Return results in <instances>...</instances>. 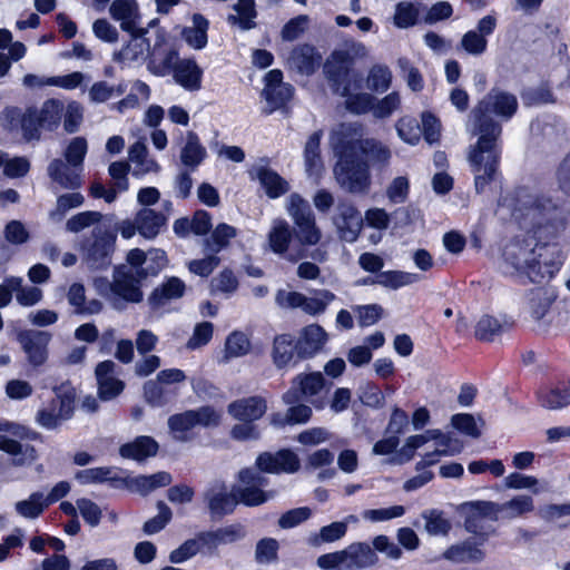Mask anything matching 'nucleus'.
<instances>
[{"mask_svg": "<svg viewBox=\"0 0 570 570\" xmlns=\"http://www.w3.org/2000/svg\"><path fill=\"white\" fill-rule=\"evenodd\" d=\"M109 11L115 20L120 21L124 31L132 32L138 27V7L135 0H115Z\"/></svg>", "mask_w": 570, "mask_h": 570, "instance_id": "c85d7f7f", "label": "nucleus"}, {"mask_svg": "<svg viewBox=\"0 0 570 570\" xmlns=\"http://www.w3.org/2000/svg\"><path fill=\"white\" fill-rule=\"evenodd\" d=\"M147 277H140L134 268H115L112 281L99 286L100 294L117 309L122 311L128 303H140L144 294L141 283Z\"/></svg>", "mask_w": 570, "mask_h": 570, "instance_id": "20e7f679", "label": "nucleus"}, {"mask_svg": "<svg viewBox=\"0 0 570 570\" xmlns=\"http://www.w3.org/2000/svg\"><path fill=\"white\" fill-rule=\"evenodd\" d=\"M518 99L514 95L491 89L470 111L466 129L479 136L478 141L470 146L468 160L474 175V187L478 194L495 179L500 158L502 121L510 120L518 110Z\"/></svg>", "mask_w": 570, "mask_h": 570, "instance_id": "f257e3e1", "label": "nucleus"}, {"mask_svg": "<svg viewBox=\"0 0 570 570\" xmlns=\"http://www.w3.org/2000/svg\"><path fill=\"white\" fill-rule=\"evenodd\" d=\"M135 217L138 224V233L147 239L155 238L166 226L168 219L167 214L148 207L139 209Z\"/></svg>", "mask_w": 570, "mask_h": 570, "instance_id": "393cba45", "label": "nucleus"}, {"mask_svg": "<svg viewBox=\"0 0 570 570\" xmlns=\"http://www.w3.org/2000/svg\"><path fill=\"white\" fill-rule=\"evenodd\" d=\"M49 178L62 189L77 190L82 186V169L55 158L47 168Z\"/></svg>", "mask_w": 570, "mask_h": 570, "instance_id": "dca6fc26", "label": "nucleus"}, {"mask_svg": "<svg viewBox=\"0 0 570 570\" xmlns=\"http://www.w3.org/2000/svg\"><path fill=\"white\" fill-rule=\"evenodd\" d=\"M158 449V443L151 436L141 435L132 442L121 445L119 453L122 458L142 461L149 456H155Z\"/></svg>", "mask_w": 570, "mask_h": 570, "instance_id": "cd10ccee", "label": "nucleus"}, {"mask_svg": "<svg viewBox=\"0 0 570 570\" xmlns=\"http://www.w3.org/2000/svg\"><path fill=\"white\" fill-rule=\"evenodd\" d=\"M234 10L237 14H229L227 17L229 24L238 26L242 30H250L256 26L255 18L257 12L254 0H238L234 6Z\"/></svg>", "mask_w": 570, "mask_h": 570, "instance_id": "e433bc0d", "label": "nucleus"}, {"mask_svg": "<svg viewBox=\"0 0 570 570\" xmlns=\"http://www.w3.org/2000/svg\"><path fill=\"white\" fill-rule=\"evenodd\" d=\"M563 254L548 239L515 237L504 245L499 268L507 276H525L533 283L550 279L560 269Z\"/></svg>", "mask_w": 570, "mask_h": 570, "instance_id": "7ed1b4c3", "label": "nucleus"}, {"mask_svg": "<svg viewBox=\"0 0 570 570\" xmlns=\"http://www.w3.org/2000/svg\"><path fill=\"white\" fill-rule=\"evenodd\" d=\"M400 106L401 96L397 91H393L380 100L375 98L372 114L379 119L389 118Z\"/></svg>", "mask_w": 570, "mask_h": 570, "instance_id": "e2e57ef3", "label": "nucleus"}, {"mask_svg": "<svg viewBox=\"0 0 570 570\" xmlns=\"http://www.w3.org/2000/svg\"><path fill=\"white\" fill-rule=\"evenodd\" d=\"M528 304L531 316L539 321L549 311L552 298L544 288H534L528 294Z\"/></svg>", "mask_w": 570, "mask_h": 570, "instance_id": "8fccbe9b", "label": "nucleus"}, {"mask_svg": "<svg viewBox=\"0 0 570 570\" xmlns=\"http://www.w3.org/2000/svg\"><path fill=\"white\" fill-rule=\"evenodd\" d=\"M41 129L42 126H40L39 118L36 115V108H28L21 118V130L23 138L27 141H38L41 138Z\"/></svg>", "mask_w": 570, "mask_h": 570, "instance_id": "0e129e2a", "label": "nucleus"}, {"mask_svg": "<svg viewBox=\"0 0 570 570\" xmlns=\"http://www.w3.org/2000/svg\"><path fill=\"white\" fill-rule=\"evenodd\" d=\"M267 411L266 400L262 396H248L228 404L227 412L240 422H255Z\"/></svg>", "mask_w": 570, "mask_h": 570, "instance_id": "a211bd4d", "label": "nucleus"}, {"mask_svg": "<svg viewBox=\"0 0 570 570\" xmlns=\"http://www.w3.org/2000/svg\"><path fill=\"white\" fill-rule=\"evenodd\" d=\"M322 57L311 45H299L295 47L287 63L291 69L296 70L301 75H313L321 65Z\"/></svg>", "mask_w": 570, "mask_h": 570, "instance_id": "aec40b11", "label": "nucleus"}, {"mask_svg": "<svg viewBox=\"0 0 570 570\" xmlns=\"http://www.w3.org/2000/svg\"><path fill=\"white\" fill-rule=\"evenodd\" d=\"M278 542L273 538L259 540L255 549V560L261 564L271 563L277 560Z\"/></svg>", "mask_w": 570, "mask_h": 570, "instance_id": "774afa93", "label": "nucleus"}, {"mask_svg": "<svg viewBox=\"0 0 570 570\" xmlns=\"http://www.w3.org/2000/svg\"><path fill=\"white\" fill-rule=\"evenodd\" d=\"M420 281V276L414 273H407L402 271H386L377 274L376 282L380 286L399 289L403 286L411 285Z\"/></svg>", "mask_w": 570, "mask_h": 570, "instance_id": "c03bdc74", "label": "nucleus"}, {"mask_svg": "<svg viewBox=\"0 0 570 570\" xmlns=\"http://www.w3.org/2000/svg\"><path fill=\"white\" fill-rule=\"evenodd\" d=\"M425 520V530L432 535H445L451 530V523L439 510H426L422 513Z\"/></svg>", "mask_w": 570, "mask_h": 570, "instance_id": "864d4df0", "label": "nucleus"}, {"mask_svg": "<svg viewBox=\"0 0 570 570\" xmlns=\"http://www.w3.org/2000/svg\"><path fill=\"white\" fill-rule=\"evenodd\" d=\"M0 451L13 455L12 464L16 466L30 464L37 459V451L32 445L22 444L4 435H0Z\"/></svg>", "mask_w": 570, "mask_h": 570, "instance_id": "7c9ffc66", "label": "nucleus"}, {"mask_svg": "<svg viewBox=\"0 0 570 570\" xmlns=\"http://www.w3.org/2000/svg\"><path fill=\"white\" fill-rule=\"evenodd\" d=\"M332 219L343 240L353 243L357 239L362 228V216L351 202L340 200Z\"/></svg>", "mask_w": 570, "mask_h": 570, "instance_id": "ddd939ff", "label": "nucleus"}, {"mask_svg": "<svg viewBox=\"0 0 570 570\" xmlns=\"http://www.w3.org/2000/svg\"><path fill=\"white\" fill-rule=\"evenodd\" d=\"M372 164L383 168L387 166L391 159V150L387 146L374 138H366L361 145L360 150Z\"/></svg>", "mask_w": 570, "mask_h": 570, "instance_id": "ea45409f", "label": "nucleus"}, {"mask_svg": "<svg viewBox=\"0 0 570 570\" xmlns=\"http://www.w3.org/2000/svg\"><path fill=\"white\" fill-rule=\"evenodd\" d=\"M88 150V144L83 137H75L65 150V161L83 170V160Z\"/></svg>", "mask_w": 570, "mask_h": 570, "instance_id": "052dcab7", "label": "nucleus"}, {"mask_svg": "<svg viewBox=\"0 0 570 570\" xmlns=\"http://www.w3.org/2000/svg\"><path fill=\"white\" fill-rule=\"evenodd\" d=\"M366 82L368 89L376 92H384L391 86L392 72L386 66L376 65L371 68Z\"/></svg>", "mask_w": 570, "mask_h": 570, "instance_id": "6e6d98bb", "label": "nucleus"}, {"mask_svg": "<svg viewBox=\"0 0 570 570\" xmlns=\"http://www.w3.org/2000/svg\"><path fill=\"white\" fill-rule=\"evenodd\" d=\"M296 350L294 336L291 334H279L274 337L272 358L276 367L282 368L289 364Z\"/></svg>", "mask_w": 570, "mask_h": 570, "instance_id": "72a5a7b5", "label": "nucleus"}, {"mask_svg": "<svg viewBox=\"0 0 570 570\" xmlns=\"http://www.w3.org/2000/svg\"><path fill=\"white\" fill-rule=\"evenodd\" d=\"M543 407L559 410L570 404V381L559 382L550 391L540 394Z\"/></svg>", "mask_w": 570, "mask_h": 570, "instance_id": "58836bf2", "label": "nucleus"}, {"mask_svg": "<svg viewBox=\"0 0 570 570\" xmlns=\"http://www.w3.org/2000/svg\"><path fill=\"white\" fill-rule=\"evenodd\" d=\"M51 338V333L47 331L22 330L17 334V341L33 367H39L47 362Z\"/></svg>", "mask_w": 570, "mask_h": 570, "instance_id": "9b49d317", "label": "nucleus"}, {"mask_svg": "<svg viewBox=\"0 0 570 570\" xmlns=\"http://www.w3.org/2000/svg\"><path fill=\"white\" fill-rule=\"evenodd\" d=\"M324 73L334 94L347 96L352 85L351 68L327 59Z\"/></svg>", "mask_w": 570, "mask_h": 570, "instance_id": "bb28decb", "label": "nucleus"}, {"mask_svg": "<svg viewBox=\"0 0 570 570\" xmlns=\"http://www.w3.org/2000/svg\"><path fill=\"white\" fill-rule=\"evenodd\" d=\"M328 340L325 330L318 324L305 326L296 342L297 355L301 358H309L317 354Z\"/></svg>", "mask_w": 570, "mask_h": 570, "instance_id": "6ab92c4d", "label": "nucleus"}, {"mask_svg": "<svg viewBox=\"0 0 570 570\" xmlns=\"http://www.w3.org/2000/svg\"><path fill=\"white\" fill-rule=\"evenodd\" d=\"M287 213L295 225L301 222L315 218L308 202L298 194H292L288 197Z\"/></svg>", "mask_w": 570, "mask_h": 570, "instance_id": "603ef678", "label": "nucleus"}, {"mask_svg": "<svg viewBox=\"0 0 570 570\" xmlns=\"http://www.w3.org/2000/svg\"><path fill=\"white\" fill-rule=\"evenodd\" d=\"M500 517L514 519L534 509L533 500L530 495H517L510 501L499 503Z\"/></svg>", "mask_w": 570, "mask_h": 570, "instance_id": "a18cd8bd", "label": "nucleus"}, {"mask_svg": "<svg viewBox=\"0 0 570 570\" xmlns=\"http://www.w3.org/2000/svg\"><path fill=\"white\" fill-rule=\"evenodd\" d=\"M262 95L273 109H277L285 106L292 99L294 88L289 83L278 85L274 88H264Z\"/></svg>", "mask_w": 570, "mask_h": 570, "instance_id": "13d9d810", "label": "nucleus"}, {"mask_svg": "<svg viewBox=\"0 0 570 570\" xmlns=\"http://www.w3.org/2000/svg\"><path fill=\"white\" fill-rule=\"evenodd\" d=\"M364 52V47L355 41H345L341 47L335 49L328 59L352 67L354 59Z\"/></svg>", "mask_w": 570, "mask_h": 570, "instance_id": "5fc2aeb1", "label": "nucleus"}, {"mask_svg": "<svg viewBox=\"0 0 570 570\" xmlns=\"http://www.w3.org/2000/svg\"><path fill=\"white\" fill-rule=\"evenodd\" d=\"M421 3L401 1L395 6L393 16L394 24L400 29H407L419 22L421 13Z\"/></svg>", "mask_w": 570, "mask_h": 570, "instance_id": "a19ab883", "label": "nucleus"}, {"mask_svg": "<svg viewBox=\"0 0 570 570\" xmlns=\"http://www.w3.org/2000/svg\"><path fill=\"white\" fill-rule=\"evenodd\" d=\"M193 26L184 28L181 36L187 45L196 50L206 47L209 21L200 13L193 14Z\"/></svg>", "mask_w": 570, "mask_h": 570, "instance_id": "2f4dec72", "label": "nucleus"}, {"mask_svg": "<svg viewBox=\"0 0 570 570\" xmlns=\"http://www.w3.org/2000/svg\"><path fill=\"white\" fill-rule=\"evenodd\" d=\"M363 126L358 122H342L332 129L330 146L337 159L357 157L364 141Z\"/></svg>", "mask_w": 570, "mask_h": 570, "instance_id": "6e6552de", "label": "nucleus"}, {"mask_svg": "<svg viewBox=\"0 0 570 570\" xmlns=\"http://www.w3.org/2000/svg\"><path fill=\"white\" fill-rule=\"evenodd\" d=\"M171 76L175 82L187 91H197L202 88L203 69L193 58H183L177 62Z\"/></svg>", "mask_w": 570, "mask_h": 570, "instance_id": "5701e85b", "label": "nucleus"}, {"mask_svg": "<svg viewBox=\"0 0 570 570\" xmlns=\"http://www.w3.org/2000/svg\"><path fill=\"white\" fill-rule=\"evenodd\" d=\"M63 129L67 134H75L79 130L83 121V108L77 101H70L63 105Z\"/></svg>", "mask_w": 570, "mask_h": 570, "instance_id": "bf43d9fd", "label": "nucleus"}, {"mask_svg": "<svg viewBox=\"0 0 570 570\" xmlns=\"http://www.w3.org/2000/svg\"><path fill=\"white\" fill-rule=\"evenodd\" d=\"M255 469H244L239 472V480L243 484H250L262 490L267 485V479L262 472L267 473H293L299 469V460L291 450H281L276 453L264 452L256 459Z\"/></svg>", "mask_w": 570, "mask_h": 570, "instance_id": "39448f33", "label": "nucleus"}, {"mask_svg": "<svg viewBox=\"0 0 570 570\" xmlns=\"http://www.w3.org/2000/svg\"><path fill=\"white\" fill-rule=\"evenodd\" d=\"M343 567L346 570H363L374 567L379 557L366 542H354L342 550Z\"/></svg>", "mask_w": 570, "mask_h": 570, "instance_id": "f3484780", "label": "nucleus"}, {"mask_svg": "<svg viewBox=\"0 0 570 570\" xmlns=\"http://www.w3.org/2000/svg\"><path fill=\"white\" fill-rule=\"evenodd\" d=\"M332 383H327L321 372L309 374H298L292 382L291 389L283 395L286 404H296L302 399L311 401L317 407H322V403L316 404L313 397L321 396L323 392H327Z\"/></svg>", "mask_w": 570, "mask_h": 570, "instance_id": "1a4fd4ad", "label": "nucleus"}, {"mask_svg": "<svg viewBox=\"0 0 570 570\" xmlns=\"http://www.w3.org/2000/svg\"><path fill=\"white\" fill-rule=\"evenodd\" d=\"M237 236V229L228 224L222 223L216 226L210 237L204 240L206 253L218 254L229 245L230 239Z\"/></svg>", "mask_w": 570, "mask_h": 570, "instance_id": "c9c22d12", "label": "nucleus"}, {"mask_svg": "<svg viewBox=\"0 0 570 570\" xmlns=\"http://www.w3.org/2000/svg\"><path fill=\"white\" fill-rule=\"evenodd\" d=\"M512 322L507 316L482 315L475 324V337L484 342H493L504 332L509 331Z\"/></svg>", "mask_w": 570, "mask_h": 570, "instance_id": "b1692460", "label": "nucleus"}, {"mask_svg": "<svg viewBox=\"0 0 570 570\" xmlns=\"http://www.w3.org/2000/svg\"><path fill=\"white\" fill-rule=\"evenodd\" d=\"M128 156L129 160L136 166L134 175H142L159 170V165L155 159L149 157L147 146L140 140L130 146Z\"/></svg>", "mask_w": 570, "mask_h": 570, "instance_id": "f704fd0d", "label": "nucleus"}, {"mask_svg": "<svg viewBox=\"0 0 570 570\" xmlns=\"http://www.w3.org/2000/svg\"><path fill=\"white\" fill-rule=\"evenodd\" d=\"M292 237V229L285 219L274 220L273 227L268 233V244L271 249L288 262L296 263L304 258L306 254L302 247L288 250Z\"/></svg>", "mask_w": 570, "mask_h": 570, "instance_id": "4468645a", "label": "nucleus"}, {"mask_svg": "<svg viewBox=\"0 0 570 570\" xmlns=\"http://www.w3.org/2000/svg\"><path fill=\"white\" fill-rule=\"evenodd\" d=\"M497 28V18L488 14L479 20L476 28L465 32L461 39V48L471 56H481L487 51V37L491 36Z\"/></svg>", "mask_w": 570, "mask_h": 570, "instance_id": "2eb2a0df", "label": "nucleus"}, {"mask_svg": "<svg viewBox=\"0 0 570 570\" xmlns=\"http://www.w3.org/2000/svg\"><path fill=\"white\" fill-rule=\"evenodd\" d=\"M206 148L202 145L199 137L194 131L186 134L185 145L180 150V161L190 170H195L206 158Z\"/></svg>", "mask_w": 570, "mask_h": 570, "instance_id": "c756f323", "label": "nucleus"}, {"mask_svg": "<svg viewBox=\"0 0 570 570\" xmlns=\"http://www.w3.org/2000/svg\"><path fill=\"white\" fill-rule=\"evenodd\" d=\"M249 350L248 336L240 331H234L226 338L224 361L228 362L230 358L244 356Z\"/></svg>", "mask_w": 570, "mask_h": 570, "instance_id": "49530a36", "label": "nucleus"}, {"mask_svg": "<svg viewBox=\"0 0 570 570\" xmlns=\"http://www.w3.org/2000/svg\"><path fill=\"white\" fill-rule=\"evenodd\" d=\"M128 33L130 39L121 50L115 53V60L122 62L145 60L150 50V43L145 37L147 31L137 27L135 31Z\"/></svg>", "mask_w": 570, "mask_h": 570, "instance_id": "4be33fe9", "label": "nucleus"}, {"mask_svg": "<svg viewBox=\"0 0 570 570\" xmlns=\"http://www.w3.org/2000/svg\"><path fill=\"white\" fill-rule=\"evenodd\" d=\"M397 66L401 70V76L405 80L407 87L414 91L419 92L424 88V79L420 70L414 67L407 58H400L397 60Z\"/></svg>", "mask_w": 570, "mask_h": 570, "instance_id": "4d7b16f0", "label": "nucleus"}, {"mask_svg": "<svg viewBox=\"0 0 570 570\" xmlns=\"http://www.w3.org/2000/svg\"><path fill=\"white\" fill-rule=\"evenodd\" d=\"M62 114L63 102L59 99H47L39 109L36 108L40 126L48 131H55L60 126Z\"/></svg>", "mask_w": 570, "mask_h": 570, "instance_id": "473e14b6", "label": "nucleus"}, {"mask_svg": "<svg viewBox=\"0 0 570 570\" xmlns=\"http://www.w3.org/2000/svg\"><path fill=\"white\" fill-rule=\"evenodd\" d=\"M102 215L99 212L87 210L70 217L66 223V229L70 233H79L87 227L96 225L101 220Z\"/></svg>", "mask_w": 570, "mask_h": 570, "instance_id": "680f3d73", "label": "nucleus"}, {"mask_svg": "<svg viewBox=\"0 0 570 570\" xmlns=\"http://www.w3.org/2000/svg\"><path fill=\"white\" fill-rule=\"evenodd\" d=\"M181 60L183 58L179 57L178 52L174 49H170L165 53L164 58L159 62H157L156 59H151L149 61L148 68L154 75L158 77H165L171 75L177 62Z\"/></svg>", "mask_w": 570, "mask_h": 570, "instance_id": "69168bd1", "label": "nucleus"}, {"mask_svg": "<svg viewBox=\"0 0 570 570\" xmlns=\"http://www.w3.org/2000/svg\"><path fill=\"white\" fill-rule=\"evenodd\" d=\"M116 233L107 226L97 225L81 244L82 261L90 269H106L115 252Z\"/></svg>", "mask_w": 570, "mask_h": 570, "instance_id": "423d86ee", "label": "nucleus"}, {"mask_svg": "<svg viewBox=\"0 0 570 570\" xmlns=\"http://www.w3.org/2000/svg\"><path fill=\"white\" fill-rule=\"evenodd\" d=\"M56 406L59 407L58 415L61 421L71 419L75 410L76 391L68 384L55 387Z\"/></svg>", "mask_w": 570, "mask_h": 570, "instance_id": "de8ad7c7", "label": "nucleus"}, {"mask_svg": "<svg viewBox=\"0 0 570 570\" xmlns=\"http://www.w3.org/2000/svg\"><path fill=\"white\" fill-rule=\"evenodd\" d=\"M334 176L338 185L352 194H366L371 185L368 161L358 156L337 159Z\"/></svg>", "mask_w": 570, "mask_h": 570, "instance_id": "0eeeda50", "label": "nucleus"}, {"mask_svg": "<svg viewBox=\"0 0 570 570\" xmlns=\"http://www.w3.org/2000/svg\"><path fill=\"white\" fill-rule=\"evenodd\" d=\"M322 135V130L313 132L305 144L304 160L309 175H317L323 168L320 148Z\"/></svg>", "mask_w": 570, "mask_h": 570, "instance_id": "4c0bfd02", "label": "nucleus"}, {"mask_svg": "<svg viewBox=\"0 0 570 570\" xmlns=\"http://www.w3.org/2000/svg\"><path fill=\"white\" fill-rule=\"evenodd\" d=\"M204 501L208 508L212 520H219L230 514L238 503L235 492L228 491L225 483L215 481L204 491Z\"/></svg>", "mask_w": 570, "mask_h": 570, "instance_id": "f8f14e48", "label": "nucleus"}, {"mask_svg": "<svg viewBox=\"0 0 570 570\" xmlns=\"http://www.w3.org/2000/svg\"><path fill=\"white\" fill-rule=\"evenodd\" d=\"M511 217L538 239L556 237L564 228L562 204L550 191L521 186L502 199Z\"/></svg>", "mask_w": 570, "mask_h": 570, "instance_id": "f03ea898", "label": "nucleus"}, {"mask_svg": "<svg viewBox=\"0 0 570 570\" xmlns=\"http://www.w3.org/2000/svg\"><path fill=\"white\" fill-rule=\"evenodd\" d=\"M485 544L487 535L466 538L448 547L441 557L453 564H479L488 557Z\"/></svg>", "mask_w": 570, "mask_h": 570, "instance_id": "9d476101", "label": "nucleus"}, {"mask_svg": "<svg viewBox=\"0 0 570 570\" xmlns=\"http://www.w3.org/2000/svg\"><path fill=\"white\" fill-rule=\"evenodd\" d=\"M249 175L259 180L269 198H277L288 190L287 181L264 165L254 166Z\"/></svg>", "mask_w": 570, "mask_h": 570, "instance_id": "a878e982", "label": "nucleus"}, {"mask_svg": "<svg viewBox=\"0 0 570 570\" xmlns=\"http://www.w3.org/2000/svg\"><path fill=\"white\" fill-rule=\"evenodd\" d=\"M48 508L42 492H33L28 499L16 502V512L26 519H37Z\"/></svg>", "mask_w": 570, "mask_h": 570, "instance_id": "79ce46f5", "label": "nucleus"}, {"mask_svg": "<svg viewBox=\"0 0 570 570\" xmlns=\"http://www.w3.org/2000/svg\"><path fill=\"white\" fill-rule=\"evenodd\" d=\"M186 292V284L176 276L166 277L161 284L154 288L148 297L151 308L165 306L171 301L181 298Z\"/></svg>", "mask_w": 570, "mask_h": 570, "instance_id": "412c9836", "label": "nucleus"}, {"mask_svg": "<svg viewBox=\"0 0 570 570\" xmlns=\"http://www.w3.org/2000/svg\"><path fill=\"white\" fill-rule=\"evenodd\" d=\"M83 203L85 197L78 191L59 195L55 209L49 212V218L52 222L59 223L69 210L81 207Z\"/></svg>", "mask_w": 570, "mask_h": 570, "instance_id": "37998d69", "label": "nucleus"}, {"mask_svg": "<svg viewBox=\"0 0 570 570\" xmlns=\"http://www.w3.org/2000/svg\"><path fill=\"white\" fill-rule=\"evenodd\" d=\"M396 131L399 137L410 144V145H416L422 136V129L419 124V121L410 116L402 117L397 120L396 125Z\"/></svg>", "mask_w": 570, "mask_h": 570, "instance_id": "3c124183", "label": "nucleus"}, {"mask_svg": "<svg viewBox=\"0 0 570 570\" xmlns=\"http://www.w3.org/2000/svg\"><path fill=\"white\" fill-rule=\"evenodd\" d=\"M336 298V295L328 289L315 291V296H304L302 309L308 315L323 314L327 306Z\"/></svg>", "mask_w": 570, "mask_h": 570, "instance_id": "09e8293b", "label": "nucleus"}, {"mask_svg": "<svg viewBox=\"0 0 570 570\" xmlns=\"http://www.w3.org/2000/svg\"><path fill=\"white\" fill-rule=\"evenodd\" d=\"M346 98L345 106L346 109L353 114L361 115L367 111H373V104L375 101V97L367 92L360 94H347L344 96Z\"/></svg>", "mask_w": 570, "mask_h": 570, "instance_id": "338daca9", "label": "nucleus"}]
</instances>
